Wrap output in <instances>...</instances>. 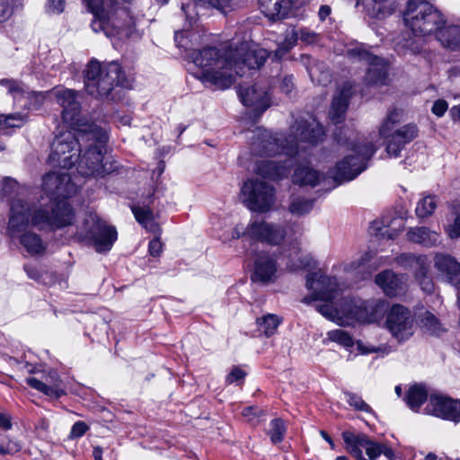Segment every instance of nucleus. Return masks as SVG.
Masks as SVG:
<instances>
[{
  "instance_id": "f257e3e1",
  "label": "nucleus",
  "mask_w": 460,
  "mask_h": 460,
  "mask_svg": "<svg viewBox=\"0 0 460 460\" xmlns=\"http://www.w3.org/2000/svg\"><path fill=\"white\" fill-rule=\"evenodd\" d=\"M269 55L267 49L243 41L225 49L208 47L193 50L190 58L200 69L198 78L204 84L223 90L234 84L236 75L242 76L246 70L260 68Z\"/></svg>"
},
{
  "instance_id": "f03ea898",
  "label": "nucleus",
  "mask_w": 460,
  "mask_h": 460,
  "mask_svg": "<svg viewBox=\"0 0 460 460\" xmlns=\"http://www.w3.org/2000/svg\"><path fill=\"white\" fill-rule=\"evenodd\" d=\"M306 288L309 295L303 298V302L310 304L323 300L324 303L318 305L316 310L326 319L340 325L349 324V320L371 323L382 314L379 302L345 300L341 310L334 308L330 301L337 297L341 288L335 278L326 276L321 270L307 275Z\"/></svg>"
},
{
  "instance_id": "7ed1b4c3",
  "label": "nucleus",
  "mask_w": 460,
  "mask_h": 460,
  "mask_svg": "<svg viewBox=\"0 0 460 460\" xmlns=\"http://www.w3.org/2000/svg\"><path fill=\"white\" fill-rule=\"evenodd\" d=\"M65 217H59L53 208L52 215L48 209L31 207L22 199L13 202L10 211L6 233L12 239H18L24 250L31 255H40L46 251V243L39 234L29 230L30 226L40 229L61 228L71 225L75 219L70 209L64 207Z\"/></svg>"
},
{
  "instance_id": "20e7f679",
  "label": "nucleus",
  "mask_w": 460,
  "mask_h": 460,
  "mask_svg": "<svg viewBox=\"0 0 460 460\" xmlns=\"http://www.w3.org/2000/svg\"><path fill=\"white\" fill-rule=\"evenodd\" d=\"M324 135L322 125L314 118L296 121L290 128L287 137H275L270 131L256 128L251 144V151L256 155H276L282 152L288 157L301 156L310 146L320 142Z\"/></svg>"
},
{
  "instance_id": "39448f33",
  "label": "nucleus",
  "mask_w": 460,
  "mask_h": 460,
  "mask_svg": "<svg viewBox=\"0 0 460 460\" xmlns=\"http://www.w3.org/2000/svg\"><path fill=\"white\" fill-rule=\"evenodd\" d=\"M337 141L344 155L330 173L337 184H340L351 181L361 173L367 168V163L376 151V147L349 129L341 131L337 136Z\"/></svg>"
},
{
  "instance_id": "423d86ee",
  "label": "nucleus",
  "mask_w": 460,
  "mask_h": 460,
  "mask_svg": "<svg viewBox=\"0 0 460 460\" xmlns=\"http://www.w3.org/2000/svg\"><path fill=\"white\" fill-rule=\"evenodd\" d=\"M76 124L66 123L71 129L59 132L51 144V152L49 156V162L53 166L61 168H71L78 161L81 152V140L87 141V133L89 132V123L78 115Z\"/></svg>"
},
{
  "instance_id": "0eeeda50",
  "label": "nucleus",
  "mask_w": 460,
  "mask_h": 460,
  "mask_svg": "<svg viewBox=\"0 0 460 460\" xmlns=\"http://www.w3.org/2000/svg\"><path fill=\"white\" fill-rule=\"evenodd\" d=\"M88 127L87 141L90 144L80 160L77 161V171L85 178L104 177L116 169L113 163L104 156L108 137L105 130L97 125H88Z\"/></svg>"
},
{
  "instance_id": "6e6552de",
  "label": "nucleus",
  "mask_w": 460,
  "mask_h": 460,
  "mask_svg": "<svg viewBox=\"0 0 460 460\" xmlns=\"http://www.w3.org/2000/svg\"><path fill=\"white\" fill-rule=\"evenodd\" d=\"M93 14L91 27L93 31H103L111 38L134 24V18L128 9L116 7L115 0H84Z\"/></svg>"
},
{
  "instance_id": "1a4fd4ad",
  "label": "nucleus",
  "mask_w": 460,
  "mask_h": 460,
  "mask_svg": "<svg viewBox=\"0 0 460 460\" xmlns=\"http://www.w3.org/2000/svg\"><path fill=\"white\" fill-rule=\"evenodd\" d=\"M115 85L130 87V82L118 63L101 64L96 59L88 63L84 70V87L90 95L95 98L108 96Z\"/></svg>"
},
{
  "instance_id": "9d476101",
  "label": "nucleus",
  "mask_w": 460,
  "mask_h": 460,
  "mask_svg": "<svg viewBox=\"0 0 460 460\" xmlns=\"http://www.w3.org/2000/svg\"><path fill=\"white\" fill-rule=\"evenodd\" d=\"M42 191L47 196L48 202H43L44 198L41 196L40 200L35 203L37 208L42 205V208L48 209L50 215L54 208L59 217H65L64 207H66L74 215L72 208L65 199L75 194L77 191V186L71 181L68 174L58 172L47 173L42 179Z\"/></svg>"
},
{
  "instance_id": "9b49d317",
  "label": "nucleus",
  "mask_w": 460,
  "mask_h": 460,
  "mask_svg": "<svg viewBox=\"0 0 460 460\" xmlns=\"http://www.w3.org/2000/svg\"><path fill=\"white\" fill-rule=\"evenodd\" d=\"M54 99L62 108L61 116L65 123H78L81 104L77 101V93L71 89L55 87L49 92H29L24 96L26 102L23 106L30 110H39L43 103Z\"/></svg>"
},
{
  "instance_id": "f8f14e48",
  "label": "nucleus",
  "mask_w": 460,
  "mask_h": 460,
  "mask_svg": "<svg viewBox=\"0 0 460 460\" xmlns=\"http://www.w3.org/2000/svg\"><path fill=\"white\" fill-rule=\"evenodd\" d=\"M404 22L415 36L437 32L445 23L442 14L426 0H410L404 13Z\"/></svg>"
},
{
  "instance_id": "ddd939ff",
  "label": "nucleus",
  "mask_w": 460,
  "mask_h": 460,
  "mask_svg": "<svg viewBox=\"0 0 460 460\" xmlns=\"http://www.w3.org/2000/svg\"><path fill=\"white\" fill-rule=\"evenodd\" d=\"M78 237L90 241L99 252L110 251L117 240V230L108 226L95 212H89L83 222Z\"/></svg>"
},
{
  "instance_id": "4468645a",
  "label": "nucleus",
  "mask_w": 460,
  "mask_h": 460,
  "mask_svg": "<svg viewBox=\"0 0 460 460\" xmlns=\"http://www.w3.org/2000/svg\"><path fill=\"white\" fill-rule=\"evenodd\" d=\"M400 120V112L393 111L381 124L379 134L382 137L389 138L386 152L390 156H398L405 144L413 140L418 134L417 127L408 124L391 133L394 126Z\"/></svg>"
},
{
  "instance_id": "2eb2a0df",
  "label": "nucleus",
  "mask_w": 460,
  "mask_h": 460,
  "mask_svg": "<svg viewBox=\"0 0 460 460\" xmlns=\"http://www.w3.org/2000/svg\"><path fill=\"white\" fill-rule=\"evenodd\" d=\"M241 199L250 210L265 213L275 204V190L265 181L248 180L241 189Z\"/></svg>"
},
{
  "instance_id": "dca6fc26",
  "label": "nucleus",
  "mask_w": 460,
  "mask_h": 460,
  "mask_svg": "<svg viewBox=\"0 0 460 460\" xmlns=\"http://www.w3.org/2000/svg\"><path fill=\"white\" fill-rule=\"evenodd\" d=\"M342 438L346 444L347 451L358 460H365L361 447L365 448L368 460H375L384 455L388 460H393L394 453L391 447L383 443L375 442L364 434L355 433L351 430L342 432Z\"/></svg>"
},
{
  "instance_id": "f3484780",
  "label": "nucleus",
  "mask_w": 460,
  "mask_h": 460,
  "mask_svg": "<svg viewBox=\"0 0 460 460\" xmlns=\"http://www.w3.org/2000/svg\"><path fill=\"white\" fill-rule=\"evenodd\" d=\"M346 56L354 61H365L368 64L365 83L370 86H380L387 84V65L384 59L372 55L363 44L354 43L346 49Z\"/></svg>"
},
{
  "instance_id": "a211bd4d",
  "label": "nucleus",
  "mask_w": 460,
  "mask_h": 460,
  "mask_svg": "<svg viewBox=\"0 0 460 460\" xmlns=\"http://www.w3.org/2000/svg\"><path fill=\"white\" fill-rule=\"evenodd\" d=\"M386 326L398 341L409 339L414 332L410 310L401 305H394L387 314Z\"/></svg>"
},
{
  "instance_id": "6ab92c4d",
  "label": "nucleus",
  "mask_w": 460,
  "mask_h": 460,
  "mask_svg": "<svg viewBox=\"0 0 460 460\" xmlns=\"http://www.w3.org/2000/svg\"><path fill=\"white\" fill-rule=\"evenodd\" d=\"M424 411L427 414L457 423L460 420V400L443 394H431Z\"/></svg>"
},
{
  "instance_id": "aec40b11",
  "label": "nucleus",
  "mask_w": 460,
  "mask_h": 460,
  "mask_svg": "<svg viewBox=\"0 0 460 460\" xmlns=\"http://www.w3.org/2000/svg\"><path fill=\"white\" fill-rule=\"evenodd\" d=\"M248 232L251 239L271 245L280 244L287 235L282 226L259 219H252L249 223Z\"/></svg>"
},
{
  "instance_id": "412c9836",
  "label": "nucleus",
  "mask_w": 460,
  "mask_h": 460,
  "mask_svg": "<svg viewBox=\"0 0 460 460\" xmlns=\"http://www.w3.org/2000/svg\"><path fill=\"white\" fill-rule=\"evenodd\" d=\"M238 95L243 105L252 107L260 114L271 104L270 94L266 84L257 83L252 86L241 85Z\"/></svg>"
},
{
  "instance_id": "4be33fe9",
  "label": "nucleus",
  "mask_w": 460,
  "mask_h": 460,
  "mask_svg": "<svg viewBox=\"0 0 460 460\" xmlns=\"http://www.w3.org/2000/svg\"><path fill=\"white\" fill-rule=\"evenodd\" d=\"M26 383L31 387L50 397L59 398L65 394L62 388V381L54 370L41 373L40 377H27Z\"/></svg>"
},
{
  "instance_id": "5701e85b",
  "label": "nucleus",
  "mask_w": 460,
  "mask_h": 460,
  "mask_svg": "<svg viewBox=\"0 0 460 460\" xmlns=\"http://www.w3.org/2000/svg\"><path fill=\"white\" fill-rule=\"evenodd\" d=\"M290 166V158L263 159L256 163L254 171L261 177L278 181L288 175Z\"/></svg>"
},
{
  "instance_id": "b1692460",
  "label": "nucleus",
  "mask_w": 460,
  "mask_h": 460,
  "mask_svg": "<svg viewBox=\"0 0 460 460\" xmlns=\"http://www.w3.org/2000/svg\"><path fill=\"white\" fill-rule=\"evenodd\" d=\"M282 259L290 270H296L310 267L313 258L309 254H305L299 245L295 242L288 243L282 251Z\"/></svg>"
},
{
  "instance_id": "393cba45",
  "label": "nucleus",
  "mask_w": 460,
  "mask_h": 460,
  "mask_svg": "<svg viewBox=\"0 0 460 460\" xmlns=\"http://www.w3.org/2000/svg\"><path fill=\"white\" fill-rule=\"evenodd\" d=\"M376 283L388 296L403 293L406 286L404 275H396L392 270H384L376 276Z\"/></svg>"
},
{
  "instance_id": "a878e982",
  "label": "nucleus",
  "mask_w": 460,
  "mask_h": 460,
  "mask_svg": "<svg viewBox=\"0 0 460 460\" xmlns=\"http://www.w3.org/2000/svg\"><path fill=\"white\" fill-rule=\"evenodd\" d=\"M350 95L351 86L349 84H344L342 89L334 95L329 111L330 119L334 124L344 119Z\"/></svg>"
},
{
  "instance_id": "bb28decb",
  "label": "nucleus",
  "mask_w": 460,
  "mask_h": 460,
  "mask_svg": "<svg viewBox=\"0 0 460 460\" xmlns=\"http://www.w3.org/2000/svg\"><path fill=\"white\" fill-rule=\"evenodd\" d=\"M435 268L444 275L447 280L456 286L454 280L460 274V263L452 256L437 253L434 258Z\"/></svg>"
},
{
  "instance_id": "cd10ccee",
  "label": "nucleus",
  "mask_w": 460,
  "mask_h": 460,
  "mask_svg": "<svg viewBox=\"0 0 460 460\" xmlns=\"http://www.w3.org/2000/svg\"><path fill=\"white\" fill-rule=\"evenodd\" d=\"M261 12L270 20L285 18L292 8V0H259Z\"/></svg>"
},
{
  "instance_id": "c85d7f7f",
  "label": "nucleus",
  "mask_w": 460,
  "mask_h": 460,
  "mask_svg": "<svg viewBox=\"0 0 460 460\" xmlns=\"http://www.w3.org/2000/svg\"><path fill=\"white\" fill-rule=\"evenodd\" d=\"M277 272L276 260L269 254H261L255 262L254 276L257 280L266 283L271 281Z\"/></svg>"
},
{
  "instance_id": "c756f323",
  "label": "nucleus",
  "mask_w": 460,
  "mask_h": 460,
  "mask_svg": "<svg viewBox=\"0 0 460 460\" xmlns=\"http://www.w3.org/2000/svg\"><path fill=\"white\" fill-rule=\"evenodd\" d=\"M407 236L410 241L426 247H434L441 243L440 234L426 226L411 228Z\"/></svg>"
},
{
  "instance_id": "7c9ffc66",
  "label": "nucleus",
  "mask_w": 460,
  "mask_h": 460,
  "mask_svg": "<svg viewBox=\"0 0 460 460\" xmlns=\"http://www.w3.org/2000/svg\"><path fill=\"white\" fill-rule=\"evenodd\" d=\"M323 179V175L308 164H300L292 175V181L295 184L300 186L315 187Z\"/></svg>"
},
{
  "instance_id": "2f4dec72",
  "label": "nucleus",
  "mask_w": 460,
  "mask_h": 460,
  "mask_svg": "<svg viewBox=\"0 0 460 460\" xmlns=\"http://www.w3.org/2000/svg\"><path fill=\"white\" fill-rule=\"evenodd\" d=\"M132 212L136 220L147 231L154 234H161V228L156 222L155 216L153 211L146 206H134Z\"/></svg>"
},
{
  "instance_id": "473e14b6",
  "label": "nucleus",
  "mask_w": 460,
  "mask_h": 460,
  "mask_svg": "<svg viewBox=\"0 0 460 460\" xmlns=\"http://www.w3.org/2000/svg\"><path fill=\"white\" fill-rule=\"evenodd\" d=\"M438 40L444 48L456 50L460 49V27L441 25L436 32Z\"/></svg>"
},
{
  "instance_id": "72a5a7b5",
  "label": "nucleus",
  "mask_w": 460,
  "mask_h": 460,
  "mask_svg": "<svg viewBox=\"0 0 460 460\" xmlns=\"http://www.w3.org/2000/svg\"><path fill=\"white\" fill-rule=\"evenodd\" d=\"M2 192L4 196H12L13 194H16L18 197L13 199L11 202V208L13 202L18 199H22L26 204L33 207H36L35 202H31L26 198V194L28 190L25 187H21L18 182L12 178H5L3 181Z\"/></svg>"
},
{
  "instance_id": "f704fd0d",
  "label": "nucleus",
  "mask_w": 460,
  "mask_h": 460,
  "mask_svg": "<svg viewBox=\"0 0 460 460\" xmlns=\"http://www.w3.org/2000/svg\"><path fill=\"white\" fill-rule=\"evenodd\" d=\"M427 398L428 392L425 387L421 385H414L407 390L404 401L411 410L418 411Z\"/></svg>"
},
{
  "instance_id": "c9c22d12",
  "label": "nucleus",
  "mask_w": 460,
  "mask_h": 460,
  "mask_svg": "<svg viewBox=\"0 0 460 460\" xmlns=\"http://www.w3.org/2000/svg\"><path fill=\"white\" fill-rule=\"evenodd\" d=\"M281 322V318L276 314H268L263 315L256 321L258 332L266 337H270L276 333Z\"/></svg>"
},
{
  "instance_id": "e433bc0d",
  "label": "nucleus",
  "mask_w": 460,
  "mask_h": 460,
  "mask_svg": "<svg viewBox=\"0 0 460 460\" xmlns=\"http://www.w3.org/2000/svg\"><path fill=\"white\" fill-rule=\"evenodd\" d=\"M399 265L405 269H412L418 273L420 270H425L428 261L427 257L423 255H415L412 253H403L396 258Z\"/></svg>"
},
{
  "instance_id": "4c0bfd02",
  "label": "nucleus",
  "mask_w": 460,
  "mask_h": 460,
  "mask_svg": "<svg viewBox=\"0 0 460 460\" xmlns=\"http://www.w3.org/2000/svg\"><path fill=\"white\" fill-rule=\"evenodd\" d=\"M0 85L5 89L6 93L13 97L14 102H21L24 99L27 87L22 82L4 78L0 80Z\"/></svg>"
},
{
  "instance_id": "58836bf2",
  "label": "nucleus",
  "mask_w": 460,
  "mask_h": 460,
  "mask_svg": "<svg viewBox=\"0 0 460 460\" xmlns=\"http://www.w3.org/2000/svg\"><path fill=\"white\" fill-rule=\"evenodd\" d=\"M438 199L436 196L429 195L420 199L415 212L418 217L425 218L433 214L437 208Z\"/></svg>"
},
{
  "instance_id": "ea45409f",
  "label": "nucleus",
  "mask_w": 460,
  "mask_h": 460,
  "mask_svg": "<svg viewBox=\"0 0 460 460\" xmlns=\"http://www.w3.org/2000/svg\"><path fill=\"white\" fill-rule=\"evenodd\" d=\"M421 323L422 328L425 330V332H429L431 335L439 336L444 332H446V328L431 313H425L423 318L421 319Z\"/></svg>"
},
{
  "instance_id": "a19ab883",
  "label": "nucleus",
  "mask_w": 460,
  "mask_h": 460,
  "mask_svg": "<svg viewBox=\"0 0 460 460\" xmlns=\"http://www.w3.org/2000/svg\"><path fill=\"white\" fill-rule=\"evenodd\" d=\"M193 2L196 6L215 8L224 13L231 11L235 5L234 0H193Z\"/></svg>"
},
{
  "instance_id": "79ce46f5",
  "label": "nucleus",
  "mask_w": 460,
  "mask_h": 460,
  "mask_svg": "<svg viewBox=\"0 0 460 460\" xmlns=\"http://www.w3.org/2000/svg\"><path fill=\"white\" fill-rule=\"evenodd\" d=\"M286 424L281 419H274L270 421V428L268 434L272 443L277 444L283 440L286 433Z\"/></svg>"
},
{
  "instance_id": "37998d69",
  "label": "nucleus",
  "mask_w": 460,
  "mask_h": 460,
  "mask_svg": "<svg viewBox=\"0 0 460 460\" xmlns=\"http://www.w3.org/2000/svg\"><path fill=\"white\" fill-rule=\"evenodd\" d=\"M393 12L394 8L387 0H374L371 10H369L370 14L377 19H384Z\"/></svg>"
},
{
  "instance_id": "c03bdc74",
  "label": "nucleus",
  "mask_w": 460,
  "mask_h": 460,
  "mask_svg": "<svg viewBox=\"0 0 460 460\" xmlns=\"http://www.w3.org/2000/svg\"><path fill=\"white\" fill-rule=\"evenodd\" d=\"M327 339L346 348H350L354 345L352 337L347 332L341 329L328 332Z\"/></svg>"
},
{
  "instance_id": "a18cd8bd",
  "label": "nucleus",
  "mask_w": 460,
  "mask_h": 460,
  "mask_svg": "<svg viewBox=\"0 0 460 460\" xmlns=\"http://www.w3.org/2000/svg\"><path fill=\"white\" fill-rule=\"evenodd\" d=\"M313 206V200L296 198L291 201L289 211L295 216H303L310 212Z\"/></svg>"
},
{
  "instance_id": "49530a36",
  "label": "nucleus",
  "mask_w": 460,
  "mask_h": 460,
  "mask_svg": "<svg viewBox=\"0 0 460 460\" xmlns=\"http://www.w3.org/2000/svg\"><path fill=\"white\" fill-rule=\"evenodd\" d=\"M26 122V116L20 113L0 115V126L5 128H20Z\"/></svg>"
},
{
  "instance_id": "de8ad7c7",
  "label": "nucleus",
  "mask_w": 460,
  "mask_h": 460,
  "mask_svg": "<svg viewBox=\"0 0 460 460\" xmlns=\"http://www.w3.org/2000/svg\"><path fill=\"white\" fill-rule=\"evenodd\" d=\"M445 233L450 239L460 237V214H453L447 218V223L444 226Z\"/></svg>"
},
{
  "instance_id": "09e8293b",
  "label": "nucleus",
  "mask_w": 460,
  "mask_h": 460,
  "mask_svg": "<svg viewBox=\"0 0 460 460\" xmlns=\"http://www.w3.org/2000/svg\"><path fill=\"white\" fill-rule=\"evenodd\" d=\"M22 448L20 443L9 438H4L0 441V453L3 455H13Z\"/></svg>"
},
{
  "instance_id": "8fccbe9b",
  "label": "nucleus",
  "mask_w": 460,
  "mask_h": 460,
  "mask_svg": "<svg viewBox=\"0 0 460 460\" xmlns=\"http://www.w3.org/2000/svg\"><path fill=\"white\" fill-rule=\"evenodd\" d=\"M308 73L313 82L319 84H327L331 81V75L328 71H320L318 66H312L308 69Z\"/></svg>"
},
{
  "instance_id": "3c124183",
  "label": "nucleus",
  "mask_w": 460,
  "mask_h": 460,
  "mask_svg": "<svg viewBox=\"0 0 460 460\" xmlns=\"http://www.w3.org/2000/svg\"><path fill=\"white\" fill-rule=\"evenodd\" d=\"M346 397L349 404L354 407L356 410L365 412H369L371 411L370 406L365 402L360 396L355 394L347 393Z\"/></svg>"
},
{
  "instance_id": "603ef678",
  "label": "nucleus",
  "mask_w": 460,
  "mask_h": 460,
  "mask_svg": "<svg viewBox=\"0 0 460 460\" xmlns=\"http://www.w3.org/2000/svg\"><path fill=\"white\" fill-rule=\"evenodd\" d=\"M14 0H0V22L7 20L13 13Z\"/></svg>"
},
{
  "instance_id": "864d4df0",
  "label": "nucleus",
  "mask_w": 460,
  "mask_h": 460,
  "mask_svg": "<svg viewBox=\"0 0 460 460\" xmlns=\"http://www.w3.org/2000/svg\"><path fill=\"white\" fill-rule=\"evenodd\" d=\"M262 411H260L257 407L250 406L246 407L243 410V416L247 419L248 421L252 422L253 425H256L260 420V415Z\"/></svg>"
},
{
  "instance_id": "5fc2aeb1",
  "label": "nucleus",
  "mask_w": 460,
  "mask_h": 460,
  "mask_svg": "<svg viewBox=\"0 0 460 460\" xmlns=\"http://www.w3.org/2000/svg\"><path fill=\"white\" fill-rule=\"evenodd\" d=\"M88 429H89V427L85 422L76 421L71 429L69 438H80L83 435H84Z\"/></svg>"
},
{
  "instance_id": "6e6d98bb",
  "label": "nucleus",
  "mask_w": 460,
  "mask_h": 460,
  "mask_svg": "<svg viewBox=\"0 0 460 460\" xmlns=\"http://www.w3.org/2000/svg\"><path fill=\"white\" fill-rule=\"evenodd\" d=\"M155 238H153L149 242L148 251H149L150 255H152L154 257H157L162 252L163 243L160 240V234H155Z\"/></svg>"
},
{
  "instance_id": "4d7b16f0",
  "label": "nucleus",
  "mask_w": 460,
  "mask_h": 460,
  "mask_svg": "<svg viewBox=\"0 0 460 460\" xmlns=\"http://www.w3.org/2000/svg\"><path fill=\"white\" fill-rule=\"evenodd\" d=\"M426 271H427V268L425 270H420L417 273V275L422 277V279H420V286H421L422 290L424 292L429 294V293H432L434 290V284L430 279L426 277Z\"/></svg>"
},
{
  "instance_id": "13d9d810",
  "label": "nucleus",
  "mask_w": 460,
  "mask_h": 460,
  "mask_svg": "<svg viewBox=\"0 0 460 460\" xmlns=\"http://www.w3.org/2000/svg\"><path fill=\"white\" fill-rule=\"evenodd\" d=\"M246 374L239 367H234L226 376V383L234 384L238 383L244 379Z\"/></svg>"
},
{
  "instance_id": "bf43d9fd",
  "label": "nucleus",
  "mask_w": 460,
  "mask_h": 460,
  "mask_svg": "<svg viewBox=\"0 0 460 460\" xmlns=\"http://www.w3.org/2000/svg\"><path fill=\"white\" fill-rule=\"evenodd\" d=\"M281 92L289 94L295 89L294 78L292 75H285L279 84Z\"/></svg>"
},
{
  "instance_id": "052dcab7",
  "label": "nucleus",
  "mask_w": 460,
  "mask_h": 460,
  "mask_svg": "<svg viewBox=\"0 0 460 460\" xmlns=\"http://www.w3.org/2000/svg\"><path fill=\"white\" fill-rule=\"evenodd\" d=\"M370 258H371L370 253L366 252L357 261H353V262L346 265L345 266V270L352 271V270H358L359 268L363 267L365 265V263L367 262L370 260Z\"/></svg>"
},
{
  "instance_id": "680f3d73",
  "label": "nucleus",
  "mask_w": 460,
  "mask_h": 460,
  "mask_svg": "<svg viewBox=\"0 0 460 460\" xmlns=\"http://www.w3.org/2000/svg\"><path fill=\"white\" fill-rule=\"evenodd\" d=\"M65 7L64 0H49L47 5V11L50 13H60Z\"/></svg>"
},
{
  "instance_id": "e2e57ef3",
  "label": "nucleus",
  "mask_w": 460,
  "mask_h": 460,
  "mask_svg": "<svg viewBox=\"0 0 460 460\" xmlns=\"http://www.w3.org/2000/svg\"><path fill=\"white\" fill-rule=\"evenodd\" d=\"M447 107L448 106L446 101L438 100L433 103L431 111L436 116L441 117L445 114Z\"/></svg>"
},
{
  "instance_id": "0e129e2a",
  "label": "nucleus",
  "mask_w": 460,
  "mask_h": 460,
  "mask_svg": "<svg viewBox=\"0 0 460 460\" xmlns=\"http://www.w3.org/2000/svg\"><path fill=\"white\" fill-rule=\"evenodd\" d=\"M249 225L244 226L243 224H237L232 230V238L238 239L247 235L249 237Z\"/></svg>"
},
{
  "instance_id": "69168bd1",
  "label": "nucleus",
  "mask_w": 460,
  "mask_h": 460,
  "mask_svg": "<svg viewBox=\"0 0 460 460\" xmlns=\"http://www.w3.org/2000/svg\"><path fill=\"white\" fill-rule=\"evenodd\" d=\"M25 270L29 276V278L35 279L37 281H42L43 274L40 270L34 266H25Z\"/></svg>"
},
{
  "instance_id": "338daca9",
  "label": "nucleus",
  "mask_w": 460,
  "mask_h": 460,
  "mask_svg": "<svg viewBox=\"0 0 460 460\" xmlns=\"http://www.w3.org/2000/svg\"><path fill=\"white\" fill-rule=\"evenodd\" d=\"M293 42H288V44H284L280 46L274 53V58L279 60L292 47Z\"/></svg>"
},
{
  "instance_id": "774afa93",
  "label": "nucleus",
  "mask_w": 460,
  "mask_h": 460,
  "mask_svg": "<svg viewBox=\"0 0 460 460\" xmlns=\"http://www.w3.org/2000/svg\"><path fill=\"white\" fill-rule=\"evenodd\" d=\"M12 428V422L10 417L3 412H0V429H10Z\"/></svg>"
}]
</instances>
